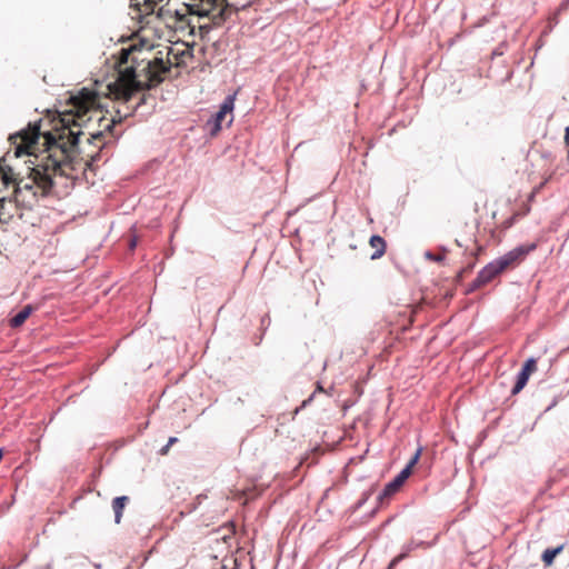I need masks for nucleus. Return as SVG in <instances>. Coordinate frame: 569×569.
<instances>
[{
  "instance_id": "1",
  "label": "nucleus",
  "mask_w": 569,
  "mask_h": 569,
  "mask_svg": "<svg viewBox=\"0 0 569 569\" xmlns=\"http://www.w3.org/2000/svg\"><path fill=\"white\" fill-rule=\"evenodd\" d=\"M97 96L83 88L78 96L72 98V108L60 116V127L54 131L41 133L38 127L20 133L22 144L16 148V156L29 154L34 157L31 161L33 168L28 177H20L13 189L14 201L18 206L30 208L38 200V191L41 196H48L53 186L52 177L58 172L63 174L62 167L72 161L74 151L82 134L80 129L88 120V112L94 108Z\"/></svg>"
},
{
  "instance_id": "2",
  "label": "nucleus",
  "mask_w": 569,
  "mask_h": 569,
  "mask_svg": "<svg viewBox=\"0 0 569 569\" xmlns=\"http://www.w3.org/2000/svg\"><path fill=\"white\" fill-rule=\"evenodd\" d=\"M137 43L121 48L114 62L117 78L108 84V89L118 99L132 102L134 96L141 91L159 86L171 71L170 54L178 58L171 48H166L164 60L161 50H154V44L148 38H137Z\"/></svg>"
},
{
  "instance_id": "3",
  "label": "nucleus",
  "mask_w": 569,
  "mask_h": 569,
  "mask_svg": "<svg viewBox=\"0 0 569 569\" xmlns=\"http://www.w3.org/2000/svg\"><path fill=\"white\" fill-rule=\"evenodd\" d=\"M421 455V448H419L411 457L407 466L390 481L388 482L382 491L379 493L378 499L382 501L386 498L395 495L405 483V481L411 475L413 466L418 462Z\"/></svg>"
},
{
  "instance_id": "4",
  "label": "nucleus",
  "mask_w": 569,
  "mask_h": 569,
  "mask_svg": "<svg viewBox=\"0 0 569 569\" xmlns=\"http://www.w3.org/2000/svg\"><path fill=\"white\" fill-rule=\"evenodd\" d=\"M537 244L536 243H528V244H521L512 250L508 251L503 256L496 259L499 267L505 271L508 268H513L518 266L521 261L525 260V258L536 250Z\"/></svg>"
},
{
  "instance_id": "5",
  "label": "nucleus",
  "mask_w": 569,
  "mask_h": 569,
  "mask_svg": "<svg viewBox=\"0 0 569 569\" xmlns=\"http://www.w3.org/2000/svg\"><path fill=\"white\" fill-rule=\"evenodd\" d=\"M237 92L229 94L224 98L223 102L220 104V109L214 113L206 123L211 136H216L222 128V121L227 113L232 112L234 108Z\"/></svg>"
},
{
  "instance_id": "6",
  "label": "nucleus",
  "mask_w": 569,
  "mask_h": 569,
  "mask_svg": "<svg viewBox=\"0 0 569 569\" xmlns=\"http://www.w3.org/2000/svg\"><path fill=\"white\" fill-rule=\"evenodd\" d=\"M502 272V269L499 267L498 262L492 260L488 264H486L477 274L476 279L469 284L468 291H475L480 287L492 281L498 274Z\"/></svg>"
},
{
  "instance_id": "7",
  "label": "nucleus",
  "mask_w": 569,
  "mask_h": 569,
  "mask_svg": "<svg viewBox=\"0 0 569 569\" xmlns=\"http://www.w3.org/2000/svg\"><path fill=\"white\" fill-rule=\"evenodd\" d=\"M191 13L200 17L218 18V2L220 0H184Z\"/></svg>"
},
{
  "instance_id": "8",
  "label": "nucleus",
  "mask_w": 569,
  "mask_h": 569,
  "mask_svg": "<svg viewBox=\"0 0 569 569\" xmlns=\"http://www.w3.org/2000/svg\"><path fill=\"white\" fill-rule=\"evenodd\" d=\"M537 370V360L535 358H529L522 366V369L517 375V380L515 386L511 389V395L519 393L525 386L527 385L529 377L532 372Z\"/></svg>"
},
{
  "instance_id": "9",
  "label": "nucleus",
  "mask_w": 569,
  "mask_h": 569,
  "mask_svg": "<svg viewBox=\"0 0 569 569\" xmlns=\"http://www.w3.org/2000/svg\"><path fill=\"white\" fill-rule=\"evenodd\" d=\"M422 545H423V542H422V541H419V542H418V541H415V540H411V541H409V542L405 543V545L402 546L401 552H400L398 556H396V557L390 561V563H389V566H388V569H393V568H395V567H396L400 561H402L403 559H406L412 550L417 549L418 547H420V546H422Z\"/></svg>"
},
{
  "instance_id": "10",
  "label": "nucleus",
  "mask_w": 569,
  "mask_h": 569,
  "mask_svg": "<svg viewBox=\"0 0 569 569\" xmlns=\"http://www.w3.org/2000/svg\"><path fill=\"white\" fill-rule=\"evenodd\" d=\"M369 244L371 246L372 249H375V251L372 252V254L370 257L371 260H377L385 254L386 249H387V242L382 237H380L378 234L371 236L370 240H369Z\"/></svg>"
},
{
  "instance_id": "11",
  "label": "nucleus",
  "mask_w": 569,
  "mask_h": 569,
  "mask_svg": "<svg viewBox=\"0 0 569 569\" xmlns=\"http://www.w3.org/2000/svg\"><path fill=\"white\" fill-rule=\"evenodd\" d=\"M19 173H16L14 170L9 166H2L0 163V183L3 187H9L10 184L16 187V181L19 178Z\"/></svg>"
},
{
  "instance_id": "12",
  "label": "nucleus",
  "mask_w": 569,
  "mask_h": 569,
  "mask_svg": "<svg viewBox=\"0 0 569 569\" xmlns=\"http://www.w3.org/2000/svg\"><path fill=\"white\" fill-rule=\"evenodd\" d=\"M251 3L252 0H221L218 2V16H222L226 7H232L239 10L249 7Z\"/></svg>"
},
{
  "instance_id": "13",
  "label": "nucleus",
  "mask_w": 569,
  "mask_h": 569,
  "mask_svg": "<svg viewBox=\"0 0 569 569\" xmlns=\"http://www.w3.org/2000/svg\"><path fill=\"white\" fill-rule=\"evenodd\" d=\"M33 308L30 305L24 306L17 315H14L9 323L11 328H18L24 323V321L32 313Z\"/></svg>"
},
{
  "instance_id": "14",
  "label": "nucleus",
  "mask_w": 569,
  "mask_h": 569,
  "mask_svg": "<svg viewBox=\"0 0 569 569\" xmlns=\"http://www.w3.org/2000/svg\"><path fill=\"white\" fill-rule=\"evenodd\" d=\"M128 502H129V497H127V496L116 497L112 500V509L114 511V522L116 523H120L123 509L126 508Z\"/></svg>"
},
{
  "instance_id": "15",
  "label": "nucleus",
  "mask_w": 569,
  "mask_h": 569,
  "mask_svg": "<svg viewBox=\"0 0 569 569\" xmlns=\"http://www.w3.org/2000/svg\"><path fill=\"white\" fill-rule=\"evenodd\" d=\"M563 546H559L557 548H548L542 552L541 559L546 566H550L555 558L562 551Z\"/></svg>"
},
{
  "instance_id": "16",
  "label": "nucleus",
  "mask_w": 569,
  "mask_h": 569,
  "mask_svg": "<svg viewBox=\"0 0 569 569\" xmlns=\"http://www.w3.org/2000/svg\"><path fill=\"white\" fill-rule=\"evenodd\" d=\"M102 148L99 151L90 156V159L86 161V169L94 170L96 163L101 159Z\"/></svg>"
},
{
  "instance_id": "17",
  "label": "nucleus",
  "mask_w": 569,
  "mask_h": 569,
  "mask_svg": "<svg viewBox=\"0 0 569 569\" xmlns=\"http://www.w3.org/2000/svg\"><path fill=\"white\" fill-rule=\"evenodd\" d=\"M316 392H325L327 395H330L327 390H325L322 388V386L320 385V382H317V388L316 390L309 396V398H307L306 400L302 401V405H301V408H305L307 407L309 403H311V401L313 400L315 398V395Z\"/></svg>"
},
{
  "instance_id": "18",
  "label": "nucleus",
  "mask_w": 569,
  "mask_h": 569,
  "mask_svg": "<svg viewBox=\"0 0 569 569\" xmlns=\"http://www.w3.org/2000/svg\"><path fill=\"white\" fill-rule=\"evenodd\" d=\"M425 257L426 259L435 262H442L445 260V254L433 253L431 251H426Z\"/></svg>"
},
{
  "instance_id": "19",
  "label": "nucleus",
  "mask_w": 569,
  "mask_h": 569,
  "mask_svg": "<svg viewBox=\"0 0 569 569\" xmlns=\"http://www.w3.org/2000/svg\"><path fill=\"white\" fill-rule=\"evenodd\" d=\"M516 218H517V216H516V214H513V216L509 217L508 219H506V220L501 223V228H502V230H507V229H509V228L515 223Z\"/></svg>"
},
{
  "instance_id": "20",
  "label": "nucleus",
  "mask_w": 569,
  "mask_h": 569,
  "mask_svg": "<svg viewBox=\"0 0 569 569\" xmlns=\"http://www.w3.org/2000/svg\"><path fill=\"white\" fill-rule=\"evenodd\" d=\"M148 98H150V96L142 93V96L139 98V101H137L134 104H132V109L133 110L139 109L143 103H146Z\"/></svg>"
},
{
  "instance_id": "21",
  "label": "nucleus",
  "mask_w": 569,
  "mask_h": 569,
  "mask_svg": "<svg viewBox=\"0 0 569 569\" xmlns=\"http://www.w3.org/2000/svg\"><path fill=\"white\" fill-rule=\"evenodd\" d=\"M561 399H562L561 395L556 396L552 399L551 403L546 408V411L551 410L553 407H556Z\"/></svg>"
},
{
  "instance_id": "22",
  "label": "nucleus",
  "mask_w": 569,
  "mask_h": 569,
  "mask_svg": "<svg viewBox=\"0 0 569 569\" xmlns=\"http://www.w3.org/2000/svg\"><path fill=\"white\" fill-rule=\"evenodd\" d=\"M137 237H132L129 241V249L133 250L137 247Z\"/></svg>"
},
{
  "instance_id": "23",
  "label": "nucleus",
  "mask_w": 569,
  "mask_h": 569,
  "mask_svg": "<svg viewBox=\"0 0 569 569\" xmlns=\"http://www.w3.org/2000/svg\"><path fill=\"white\" fill-rule=\"evenodd\" d=\"M91 138H92L93 140H100V139L102 138V132H100V131H99V132H97V133H92V134H91Z\"/></svg>"
},
{
  "instance_id": "24",
  "label": "nucleus",
  "mask_w": 569,
  "mask_h": 569,
  "mask_svg": "<svg viewBox=\"0 0 569 569\" xmlns=\"http://www.w3.org/2000/svg\"><path fill=\"white\" fill-rule=\"evenodd\" d=\"M565 142L567 146H569V126L566 128Z\"/></svg>"
},
{
  "instance_id": "25",
  "label": "nucleus",
  "mask_w": 569,
  "mask_h": 569,
  "mask_svg": "<svg viewBox=\"0 0 569 569\" xmlns=\"http://www.w3.org/2000/svg\"><path fill=\"white\" fill-rule=\"evenodd\" d=\"M176 442H178V438L177 437H170L169 440H168V446H172L174 445Z\"/></svg>"
},
{
  "instance_id": "26",
  "label": "nucleus",
  "mask_w": 569,
  "mask_h": 569,
  "mask_svg": "<svg viewBox=\"0 0 569 569\" xmlns=\"http://www.w3.org/2000/svg\"><path fill=\"white\" fill-rule=\"evenodd\" d=\"M170 446L168 443L160 449V455H167L169 451Z\"/></svg>"
},
{
  "instance_id": "27",
  "label": "nucleus",
  "mask_w": 569,
  "mask_h": 569,
  "mask_svg": "<svg viewBox=\"0 0 569 569\" xmlns=\"http://www.w3.org/2000/svg\"><path fill=\"white\" fill-rule=\"evenodd\" d=\"M6 206V198L0 199V214L2 213V210H4Z\"/></svg>"
},
{
  "instance_id": "28",
  "label": "nucleus",
  "mask_w": 569,
  "mask_h": 569,
  "mask_svg": "<svg viewBox=\"0 0 569 569\" xmlns=\"http://www.w3.org/2000/svg\"><path fill=\"white\" fill-rule=\"evenodd\" d=\"M492 53L493 56H501L503 52L500 50V48H497Z\"/></svg>"
},
{
  "instance_id": "29",
  "label": "nucleus",
  "mask_w": 569,
  "mask_h": 569,
  "mask_svg": "<svg viewBox=\"0 0 569 569\" xmlns=\"http://www.w3.org/2000/svg\"><path fill=\"white\" fill-rule=\"evenodd\" d=\"M187 54H189V53H188V52H186V51H182V52L180 53L181 58H184ZM181 61H184V60H183V59H181Z\"/></svg>"
},
{
  "instance_id": "30",
  "label": "nucleus",
  "mask_w": 569,
  "mask_h": 569,
  "mask_svg": "<svg viewBox=\"0 0 569 569\" xmlns=\"http://www.w3.org/2000/svg\"><path fill=\"white\" fill-rule=\"evenodd\" d=\"M132 38L131 37H128V38H120V41L121 42H124V40H131Z\"/></svg>"
},
{
  "instance_id": "31",
  "label": "nucleus",
  "mask_w": 569,
  "mask_h": 569,
  "mask_svg": "<svg viewBox=\"0 0 569 569\" xmlns=\"http://www.w3.org/2000/svg\"><path fill=\"white\" fill-rule=\"evenodd\" d=\"M189 34H190V36H193V34H194V31H193V29H192V28L190 29Z\"/></svg>"
},
{
  "instance_id": "32",
  "label": "nucleus",
  "mask_w": 569,
  "mask_h": 569,
  "mask_svg": "<svg viewBox=\"0 0 569 569\" xmlns=\"http://www.w3.org/2000/svg\"><path fill=\"white\" fill-rule=\"evenodd\" d=\"M2 457H3V451H2V449L0 448V460L2 459Z\"/></svg>"
},
{
  "instance_id": "33",
  "label": "nucleus",
  "mask_w": 569,
  "mask_h": 569,
  "mask_svg": "<svg viewBox=\"0 0 569 569\" xmlns=\"http://www.w3.org/2000/svg\"><path fill=\"white\" fill-rule=\"evenodd\" d=\"M130 36L136 37V36H139V33L138 32H132Z\"/></svg>"
}]
</instances>
